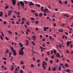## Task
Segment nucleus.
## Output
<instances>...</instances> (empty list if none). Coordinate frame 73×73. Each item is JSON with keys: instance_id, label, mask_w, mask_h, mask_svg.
I'll list each match as a JSON object with an SVG mask.
<instances>
[{"instance_id": "1", "label": "nucleus", "mask_w": 73, "mask_h": 73, "mask_svg": "<svg viewBox=\"0 0 73 73\" xmlns=\"http://www.w3.org/2000/svg\"><path fill=\"white\" fill-rule=\"evenodd\" d=\"M24 48H25V47H23L20 48V50L19 52V55H21V56H23L24 55V51H23V50L24 49Z\"/></svg>"}, {"instance_id": "2", "label": "nucleus", "mask_w": 73, "mask_h": 73, "mask_svg": "<svg viewBox=\"0 0 73 73\" xmlns=\"http://www.w3.org/2000/svg\"><path fill=\"white\" fill-rule=\"evenodd\" d=\"M20 4L21 5L22 7H24V3L22 1H20Z\"/></svg>"}, {"instance_id": "3", "label": "nucleus", "mask_w": 73, "mask_h": 73, "mask_svg": "<svg viewBox=\"0 0 73 73\" xmlns=\"http://www.w3.org/2000/svg\"><path fill=\"white\" fill-rule=\"evenodd\" d=\"M12 1H13V6H15L16 4V0H12Z\"/></svg>"}, {"instance_id": "4", "label": "nucleus", "mask_w": 73, "mask_h": 73, "mask_svg": "<svg viewBox=\"0 0 73 73\" xmlns=\"http://www.w3.org/2000/svg\"><path fill=\"white\" fill-rule=\"evenodd\" d=\"M33 3H32V2L31 1L29 5V6H31V5H33Z\"/></svg>"}, {"instance_id": "5", "label": "nucleus", "mask_w": 73, "mask_h": 73, "mask_svg": "<svg viewBox=\"0 0 73 73\" xmlns=\"http://www.w3.org/2000/svg\"><path fill=\"white\" fill-rule=\"evenodd\" d=\"M65 67H66L67 68H68V67H69V66L68 64L67 63H66V64H65Z\"/></svg>"}, {"instance_id": "6", "label": "nucleus", "mask_w": 73, "mask_h": 73, "mask_svg": "<svg viewBox=\"0 0 73 73\" xmlns=\"http://www.w3.org/2000/svg\"><path fill=\"white\" fill-rule=\"evenodd\" d=\"M22 20H23V21H25L26 20V18L24 17H22Z\"/></svg>"}, {"instance_id": "7", "label": "nucleus", "mask_w": 73, "mask_h": 73, "mask_svg": "<svg viewBox=\"0 0 73 73\" xmlns=\"http://www.w3.org/2000/svg\"><path fill=\"white\" fill-rule=\"evenodd\" d=\"M19 44L20 45V47H21V48H22V47L23 46V45L22 44V43H21V42H20Z\"/></svg>"}, {"instance_id": "8", "label": "nucleus", "mask_w": 73, "mask_h": 73, "mask_svg": "<svg viewBox=\"0 0 73 73\" xmlns=\"http://www.w3.org/2000/svg\"><path fill=\"white\" fill-rule=\"evenodd\" d=\"M66 72H68V73H69L70 72V70L69 69H67L66 70Z\"/></svg>"}, {"instance_id": "9", "label": "nucleus", "mask_w": 73, "mask_h": 73, "mask_svg": "<svg viewBox=\"0 0 73 73\" xmlns=\"http://www.w3.org/2000/svg\"><path fill=\"white\" fill-rule=\"evenodd\" d=\"M53 68V69H52V70H53V71H56V67H54Z\"/></svg>"}, {"instance_id": "10", "label": "nucleus", "mask_w": 73, "mask_h": 73, "mask_svg": "<svg viewBox=\"0 0 73 73\" xmlns=\"http://www.w3.org/2000/svg\"><path fill=\"white\" fill-rule=\"evenodd\" d=\"M11 47H12V48H11V51H12V50H14V48L12 46H11L10 48H11Z\"/></svg>"}, {"instance_id": "11", "label": "nucleus", "mask_w": 73, "mask_h": 73, "mask_svg": "<svg viewBox=\"0 0 73 73\" xmlns=\"http://www.w3.org/2000/svg\"><path fill=\"white\" fill-rule=\"evenodd\" d=\"M67 46H69V41H68L67 42Z\"/></svg>"}, {"instance_id": "12", "label": "nucleus", "mask_w": 73, "mask_h": 73, "mask_svg": "<svg viewBox=\"0 0 73 73\" xmlns=\"http://www.w3.org/2000/svg\"><path fill=\"white\" fill-rule=\"evenodd\" d=\"M42 62L43 64H45L46 65H47V63H46V62H45L44 61H43Z\"/></svg>"}, {"instance_id": "13", "label": "nucleus", "mask_w": 73, "mask_h": 73, "mask_svg": "<svg viewBox=\"0 0 73 73\" xmlns=\"http://www.w3.org/2000/svg\"><path fill=\"white\" fill-rule=\"evenodd\" d=\"M12 68H11V71H13V69H14V66H12Z\"/></svg>"}, {"instance_id": "14", "label": "nucleus", "mask_w": 73, "mask_h": 73, "mask_svg": "<svg viewBox=\"0 0 73 73\" xmlns=\"http://www.w3.org/2000/svg\"><path fill=\"white\" fill-rule=\"evenodd\" d=\"M30 19H31V20L34 21V20H35V18L34 17H31L30 18Z\"/></svg>"}, {"instance_id": "15", "label": "nucleus", "mask_w": 73, "mask_h": 73, "mask_svg": "<svg viewBox=\"0 0 73 73\" xmlns=\"http://www.w3.org/2000/svg\"><path fill=\"white\" fill-rule=\"evenodd\" d=\"M40 48L41 49V50H44V48L42 47V46H40Z\"/></svg>"}, {"instance_id": "16", "label": "nucleus", "mask_w": 73, "mask_h": 73, "mask_svg": "<svg viewBox=\"0 0 73 73\" xmlns=\"http://www.w3.org/2000/svg\"><path fill=\"white\" fill-rule=\"evenodd\" d=\"M56 57H58V56H59V55H60L59 53H58L56 54Z\"/></svg>"}, {"instance_id": "17", "label": "nucleus", "mask_w": 73, "mask_h": 73, "mask_svg": "<svg viewBox=\"0 0 73 73\" xmlns=\"http://www.w3.org/2000/svg\"><path fill=\"white\" fill-rule=\"evenodd\" d=\"M9 57H11V54H12L11 52H9Z\"/></svg>"}, {"instance_id": "18", "label": "nucleus", "mask_w": 73, "mask_h": 73, "mask_svg": "<svg viewBox=\"0 0 73 73\" xmlns=\"http://www.w3.org/2000/svg\"><path fill=\"white\" fill-rule=\"evenodd\" d=\"M54 54H56V52H57V50H54Z\"/></svg>"}, {"instance_id": "19", "label": "nucleus", "mask_w": 73, "mask_h": 73, "mask_svg": "<svg viewBox=\"0 0 73 73\" xmlns=\"http://www.w3.org/2000/svg\"><path fill=\"white\" fill-rule=\"evenodd\" d=\"M8 7H9V6H7L5 7V9H7L8 8Z\"/></svg>"}, {"instance_id": "20", "label": "nucleus", "mask_w": 73, "mask_h": 73, "mask_svg": "<svg viewBox=\"0 0 73 73\" xmlns=\"http://www.w3.org/2000/svg\"><path fill=\"white\" fill-rule=\"evenodd\" d=\"M0 37H1V40H3V37L1 36V35H0Z\"/></svg>"}, {"instance_id": "21", "label": "nucleus", "mask_w": 73, "mask_h": 73, "mask_svg": "<svg viewBox=\"0 0 73 73\" xmlns=\"http://www.w3.org/2000/svg\"><path fill=\"white\" fill-rule=\"evenodd\" d=\"M20 64H21V65H23V64H24V62L23 61H21Z\"/></svg>"}, {"instance_id": "22", "label": "nucleus", "mask_w": 73, "mask_h": 73, "mask_svg": "<svg viewBox=\"0 0 73 73\" xmlns=\"http://www.w3.org/2000/svg\"><path fill=\"white\" fill-rule=\"evenodd\" d=\"M7 31L8 32V33H10V34H12V33L10 31Z\"/></svg>"}, {"instance_id": "23", "label": "nucleus", "mask_w": 73, "mask_h": 73, "mask_svg": "<svg viewBox=\"0 0 73 73\" xmlns=\"http://www.w3.org/2000/svg\"><path fill=\"white\" fill-rule=\"evenodd\" d=\"M50 64H52V63H53V61H52V60H50Z\"/></svg>"}, {"instance_id": "24", "label": "nucleus", "mask_w": 73, "mask_h": 73, "mask_svg": "<svg viewBox=\"0 0 73 73\" xmlns=\"http://www.w3.org/2000/svg\"><path fill=\"white\" fill-rule=\"evenodd\" d=\"M31 12H33V13H34L35 12V10L33 11V10H32L31 11Z\"/></svg>"}, {"instance_id": "25", "label": "nucleus", "mask_w": 73, "mask_h": 73, "mask_svg": "<svg viewBox=\"0 0 73 73\" xmlns=\"http://www.w3.org/2000/svg\"><path fill=\"white\" fill-rule=\"evenodd\" d=\"M42 15V13H40V14H39V16L40 17H41Z\"/></svg>"}, {"instance_id": "26", "label": "nucleus", "mask_w": 73, "mask_h": 73, "mask_svg": "<svg viewBox=\"0 0 73 73\" xmlns=\"http://www.w3.org/2000/svg\"><path fill=\"white\" fill-rule=\"evenodd\" d=\"M59 3H60V4H61V5H62V2H61V1L60 0L59 1Z\"/></svg>"}, {"instance_id": "27", "label": "nucleus", "mask_w": 73, "mask_h": 73, "mask_svg": "<svg viewBox=\"0 0 73 73\" xmlns=\"http://www.w3.org/2000/svg\"><path fill=\"white\" fill-rule=\"evenodd\" d=\"M23 2H24L25 4H27V1H24Z\"/></svg>"}, {"instance_id": "28", "label": "nucleus", "mask_w": 73, "mask_h": 73, "mask_svg": "<svg viewBox=\"0 0 73 73\" xmlns=\"http://www.w3.org/2000/svg\"><path fill=\"white\" fill-rule=\"evenodd\" d=\"M29 22L27 21L26 22V24L27 25H29Z\"/></svg>"}, {"instance_id": "29", "label": "nucleus", "mask_w": 73, "mask_h": 73, "mask_svg": "<svg viewBox=\"0 0 73 73\" xmlns=\"http://www.w3.org/2000/svg\"><path fill=\"white\" fill-rule=\"evenodd\" d=\"M43 70H45V69L46 68V66H43Z\"/></svg>"}, {"instance_id": "30", "label": "nucleus", "mask_w": 73, "mask_h": 73, "mask_svg": "<svg viewBox=\"0 0 73 73\" xmlns=\"http://www.w3.org/2000/svg\"><path fill=\"white\" fill-rule=\"evenodd\" d=\"M35 16H36V17H37V16H38V14L35 13Z\"/></svg>"}, {"instance_id": "31", "label": "nucleus", "mask_w": 73, "mask_h": 73, "mask_svg": "<svg viewBox=\"0 0 73 73\" xmlns=\"http://www.w3.org/2000/svg\"><path fill=\"white\" fill-rule=\"evenodd\" d=\"M24 21H22V23L21 24V25H23V24H24Z\"/></svg>"}, {"instance_id": "32", "label": "nucleus", "mask_w": 73, "mask_h": 73, "mask_svg": "<svg viewBox=\"0 0 73 73\" xmlns=\"http://www.w3.org/2000/svg\"><path fill=\"white\" fill-rule=\"evenodd\" d=\"M32 43L33 45H35V42L32 41Z\"/></svg>"}, {"instance_id": "33", "label": "nucleus", "mask_w": 73, "mask_h": 73, "mask_svg": "<svg viewBox=\"0 0 73 73\" xmlns=\"http://www.w3.org/2000/svg\"><path fill=\"white\" fill-rule=\"evenodd\" d=\"M35 23H36V24H37L38 23V21H36L35 22Z\"/></svg>"}, {"instance_id": "34", "label": "nucleus", "mask_w": 73, "mask_h": 73, "mask_svg": "<svg viewBox=\"0 0 73 73\" xmlns=\"http://www.w3.org/2000/svg\"><path fill=\"white\" fill-rule=\"evenodd\" d=\"M51 58H52V59H53V58H54V56H51Z\"/></svg>"}, {"instance_id": "35", "label": "nucleus", "mask_w": 73, "mask_h": 73, "mask_svg": "<svg viewBox=\"0 0 73 73\" xmlns=\"http://www.w3.org/2000/svg\"><path fill=\"white\" fill-rule=\"evenodd\" d=\"M59 70H61V66H59V68H58Z\"/></svg>"}, {"instance_id": "36", "label": "nucleus", "mask_w": 73, "mask_h": 73, "mask_svg": "<svg viewBox=\"0 0 73 73\" xmlns=\"http://www.w3.org/2000/svg\"><path fill=\"white\" fill-rule=\"evenodd\" d=\"M48 71H50V70H51V68H50V67L49 66V68H48Z\"/></svg>"}, {"instance_id": "37", "label": "nucleus", "mask_w": 73, "mask_h": 73, "mask_svg": "<svg viewBox=\"0 0 73 73\" xmlns=\"http://www.w3.org/2000/svg\"><path fill=\"white\" fill-rule=\"evenodd\" d=\"M6 62H6V61H4V64L5 65H6Z\"/></svg>"}, {"instance_id": "38", "label": "nucleus", "mask_w": 73, "mask_h": 73, "mask_svg": "<svg viewBox=\"0 0 73 73\" xmlns=\"http://www.w3.org/2000/svg\"><path fill=\"white\" fill-rule=\"evenodd\" d=\"M16 51L15 50H14L13 51V53H16Z\"/></svg>"}, {"instance_id": "39", "label": "nucleus", "mask_w": 73, "mask_h": 73, "mask_svg": "<svg viewBox=\"0 0 73 73\" xmlns=\"http://www.w3.org/2000/svg\"><path fill=\"white\" fill-rule=\"evenodd\" d=\"M44 31H46V27H44Z\"/></svg>"}, {"instance_id": "40", "label": "nucleus", "mask_w": 73, "mask_h": 73, "mask_svg": "<svg viewBox=\"0 0 73 73\" xmlns=\"http://www.w3.org/2000/svg\"><path fill=\"white\" fill-rule=\"evenodd\" d=\"M21 73H23V71L22 70H20Z\"/></svg>"}, {"instance_id": "41", "label": "nucleus", "mask_w": 73, "mask_h": 73, "mask_svg": "<svg viewBox=\"0 0 73 73\" xmlns=\"http://www.w3.org/2000/svg\"><path fill=\"white\" fill-rule=\"evenodd\" d=\"M32 37L34 39H35L36 38V36H32Z\"/></svg>"}, {"instance_id": "42", "label": "nucleus", "mask_w": 73, "mask_h": 73, "mask_svg": "<svg viewBox=\"0 0 73 73\" xmlns=\"http://www.w3.org/2000/svg\"><path fill=\"white\" fill-rule=\"evenodd\" d=\"M5 38L6 40H7V41H9V39H8V38L7 37H6Z\"/></svg>"}, {"instance_id": "43", "label": "nucleus", "mask_w": 73, "mask_h": 73, "mask_svg": "<svg viewBox=\"0 0 73 73\" xmlns=\"http://www.w3.org/2000/svg\"><path fill=\"white\" fill-rule=\"evenodd\" d=\"M47 54L48 55V56H49V55H50V54H49V52L47 51Z\"/></svg>"}, {"instance_id": "44", "label": "nucleus", "mask_w": 73, "mask_h": 73, "mask_svg": "<svg viewBox=\"0 0 73 73\" xmlns=\"http://www.w3.org/2000/svg\"><path fill=\"white\" fill-rule=\"evenodd\" d=\"M65 35H63L62 37V38L64 39L65 37Z\"/></svg>"}, {"instance_id": "45", "label": "nucleus", "mask_w": 73, "mask_h": 73, "mask_svg": "<svg viewBox=\"0 0 73 73\" xmlns=\"http://www.w3.org/2000/svg\"><path fill=\"white\" fill-rule=\"evenodd\" d=\"M14 56H16V55L17 54V53H16V52H15L14 53H13Z\"/></svg>"}, {"instance_id": "46", "label": "nucleus", "mask_w": 73, "mask_h": 73, "mask_svg": "<svg viewBox=\"0 0 73 73\" xmlns=\"http://www.w3.org/2000/svg\"><path fill=\"white\" fill-rule=\"evenodd\" d=\"M3 24L5 25L6 24H7V22L6 21H4Z\"/></svg>"}, {"instance_id": "47", "label": "nucleus", "mask_w": 73, "mask_h": 73, "mask_svg": "<svg viewBox=\"0 0 73 73\" xmlns=\"http://www.w3.org/2000/svg\"><path fill=\"white\" fill-rule=\"evenodd\" d=\"M24 26H25V28H27V25H25Z\"/></svg>"}, {"instance_id": "48", "label": "nucleus", "mask_w": 73, "mask_h": 73, "mask_svg": "<svg viewBox=\"0 0 73 73\" xmlns=\"http://www.w3.org/2000/svg\"><path fill=\"white\" fill-rule=\"evenodd\" d=\"M45 61H48V58L47 57L45 59Z\"/></svg>"}, {"instance_id": "49", "label": "nucleus", "mask_w": 73, "mask_h": 73, "mask_svg": "<svg viewBox=\"0 0 73 73\" xmlns=\"http://www.w3.org/2000/svg\"><path fill=\"white\" fill-rule=\"evenodd\" d=\"M27 31L28 32H29H29H30V31H29V29H27Z\"/></svg>"}, {"instance_id": "50", "label": "nucleus", "mask_w": 73, "mask_h": 73, "mask_svg": "<svg viewBox=\"0 0 73 73\" xmlns=\"http://www.w3.org/2000/svg\"><path fill=\"white\" fill-rule=\"evenodd\" d=\"M18 6H20V2H18L17 4Z\"/></svg>"}, {"instance_id": "51", "label": "nucleus", "mask_w": 73, "mask_h": 73, "mask_svg": "<svg viewBox=\"0 0 73 73\" xmlns=\"http://www.w3.org/2000/svg\"><path fill=\"white\" fill-rule=\"evenodd\" d=\"M59 48H62V46H61V44H59Z\"/></svg>"}, {"instance_id": "52", "label": "nucleus", "mask_w": 73, "mask_h": 73, "mask_svg": "<svg viewBox=\"0 0 73 73\" xmlns=\"http://www.w3.org/2000/svg\"><path fill=\"white\" fill-rule=\"evenodd\" d=\"M3 60H5V61H7V59L6 58H3Z\"/></svg>"}, {"instance_id": "53", "label": "nucleus", "mask_w": 73, "mask_h": 73, "mask_svg": "<svg viewBox=\"0 0 73 73\" xmlns=\"http://www.w3.org/2000/svg\"><path fill=\"white\" fill-rule=\"evenodd\" d=\"M9 52V51L8 50V49H7L6 51V53H8Z\"/></svg>"}, {"instance_id": "54", "label": "nucleus", "mask_w": 73, "mask_h": 73, "mask_svg": "<svg viewBox=\"0 0 73 73\" xmlns=\"http://www.w3.org/2000/svg\"><path fill=\"white\" fill-rule=\"evenodd\" d=\"M49 37L50 40H52V36H50Z\"/></svg>"}, {"instance_id": "55", "label": "nucleus", "mask_w": 73, "mask_h": 73, "mask_svg": "<svg viewBox=\"0 0 73 73\" xmlns=\"http://www.w3.org/2000/svg\"><path fill=\"white\" fill-rule=\"evenodd\" d=\"M33 60L34 61H35V60L36 59V58H35L34 57H33Z\"/></svg>"}, {"instance_id": "56", "label": "nucleus", "mask_w": 73, "mask_h": 73, "mask_svg": "<svg viewBox=\"0 0 73 73\" xmlns=\"http://www.w3.org/2000/svg\"><path fill=\"white\" fill-rule=\"evenodd\" d=\"M29 44V42H27V43H26V45H28Z\"/></svg>"}, {"instance_id": "57", "label": "nucleus", "mask_w": 73, "mask_h": 73, "mask_svg": "<svg viewBox=\"0 0 73 73\" xmlns=\"http://www.w3.org/2000/svg\"><path fill=\"white\" fill-rule=\"evenodd\" d=\"M58 61H59V60H58V59H57V60H56V63H57V62H58Z\"/></svg>"}, {"instance_id": "58", "label": "nucleus", "mask_w": 73, "mask_h": 73, "mask_svg": "<svg viewBox=\"0 0 73 73\" xmlns=\"http://www.w3.org/2000/svg\"><path fill=\"white\" fill-rule=\"evenodd\" d=\"M53 52V50H52L51 51V54H52Z\"/></svg>"}, {"instance_id": "59", "label": "nucleus", "mask_w": 73, "mask_h": 73, "mask_svg": "<svg viewBox=\"0 0 73 73\" xmlns=\"http://www.w3.org/2000/svg\"><path fill=\"white\" fill-rule=\"evenodd\" d=\"M42 45L43 47H45V44H42Z\"/></svg>"}, {"instance_id": "60", "label": "nucleus", "mask_w": 73, "mask_h": 73, "mask_svg": "<svg viewBox=\"0 0 73 73\" xmlns=\"http://www.w3.org/2000/svg\"><path fill=\"white\" fill-rule=\"evenodd\" d=\"M7 70V68L6 67H4V70Z\"/></svg>"}, {"instance_id": "61", "label": "nucleus", "mask_w": 73, "mask_h": 73, "mask_svg": "<svg viewBox=\"0 0 73 73\" xmlns=\"http://www.w3.org/2000/svg\"><path fill=\"white\" fill-rule=\"evenodd\" d=\"M34 66V65H33V64H31V68H33V67Z\"/></svg>"}, {"instance_id": "62", "label": "nucleus", "mask_w": 73, "mask_h": 73, "mask_svg": "<svg viewBox=\"0 0 73 73\" xmlns=\"http://www.w3.org/2000/svg\"><path fill=\"white\" fill-rule=\"evenodd\" d=\"M1 35L3 36V37H4V34H3V33H1Z\"/></svg>"}, {"instance_id": "63", "label": "nucleus", "mask_w": 73, "mask_h": 73, "mask_svg": "<svg viewBox=\"0 0 73 73\" xmlns=\"http://www.w3.org/2000/svg\"><path fill=\"white\" fill-rule=\"evenodd\" d=\"M37 7H40V5L39 4H38L37 5Z\"/></svg>"}, {"instance_id": "64", "label": "nucleus", "mask_w": 73, "mask_h": 73, "mask_svg": "<svg viewBox=\"0 0 73 73\" xmlns=\"http://www.w3.org/2000/svg\"><path fill=\"white\" fill-rule=\"evenodd\" d=\"M10 7L11 9H13V8H14V7H13V6H11Z\"/></svg>"}]
</instances>
